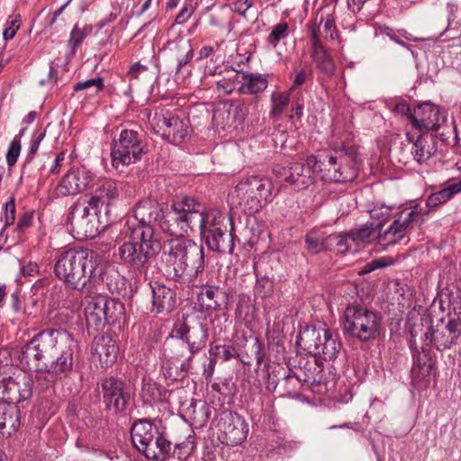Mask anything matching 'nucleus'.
<instances>
[{
  "label": "nucleus",
  "mask_w": 461,
  "mask_h": 461,
  "mask_svg": "<svg viewBox=\"0 0 461 461\" xmlns=\"http://www.w3.org/2000/svg\"><path fill=\"white\" fill-rule=\"evenodd\" d=\"M97 279H100L106 285L112 294L123 299L131 296V288L129 281L113 267H98L96 271Z\"/></svg>",
  "instance_id": "22"
},
{
  "label": "nucleus",
  "mask_w": 461,
  "mask_h": 461,
  "mask_svg": "<svg viewBox=\"0 0 461 461\" xmlns=\"http://www.w3.org/2000/svg\"><path fill=\"white\" fill-rule=\"evenodd\" d=\"M142 135L139 131L123 129L111 146L112 166L115 169L134 164L141 159L144 152Z\"/></svg>",
  "instance_id": "10"
},
{
  "label": "nucleus",
  "mask_w": 461,
  "mask_h": 461,
  "mask_svg": "<svg viewBox=\"0 0 461 461\" xmlns=\"http://www.w3.org/2000/svg\"><path fill=\"white\" fill-rule=\"evenodd\" d=\"M163 259L168 275L181 284L193 283L204 269L203 247L186 237L170 240Z\"/></svg>",
  "instance_id": "5"
},
{
  "label": "nucleus",
  "mask_w": 461,
  "mask_h": 461,
  "mask_svg": "<svg viewBox=\"0 0 461 461\" xmlns=\"http://www.w3.org/2000/svg\"><path fill=\"white\" fill-rule=\"evenodd\" d=\"M104 303L103 327L114 324L124 312V304L119 300L104 296Z\"/></svg>",
  "instance_id": "49"
},
{
  "label": "nucleus",
  "mask_w": 461,
  "mask_h": 461,
  "mask_svg": "<svg viewBox=\"0 0 461 461\" xmlns=\"http://www.w3.org/2000/svg\"><path fill=\"white\" fill-rule=\"evenodd\" d=\"M303 383L295 370L290 368L284 372V376L281 379L280 388L284 394L294 398L300 395L303 388L306 387Z\"/></svg>",
  "instance_id": "45"
},
{
  "label": "nucleus",
  "mask_w": 461,
  "mask_h": 461,
  "mask_svg": "<svg viewBox=\"0 0 461 461\" xmlns=\"http://www.w3.org/2000/svg\"><path fill=\"white\" fill-rule=\"evenodd\" d=\"M45 136H46V130H44L42 128H37L33 131V133L31 137L29 151H28V154L25 158L23 168L25 167L26 164L31 163L32 161V159L34 158L35 155L37 154V152L39 150L41 142L43 140Z\"/></svg>",
  "instance_id": "61"
},
{
  "label": "nucleus",
  "mask_w": 461,
  "mask_h": 461,
  "mask_svg": "<svg viewBox=\"0 0 461 461\" xmlns=\"http://www.w3.org/2000/svg\"><path fill=\"white\" fill-rule=\"evenodd\" d=\"M260 97L242 98L232 104V114L235 121L243 122L249 117L258 118L260 113Z\"/></svg>",
  "instance_id": "38"
},
{
  "label": "nucleus",
  "mask_w": 461,
  "mask_h": 461,
  "mask_svg": "<svg viewBox=\"0 0 461 461\" xmlns=\"http://www.w3.org/2000/svg\"><path fill=\"white\" fill-rule=\"evenodd\" d=\"M90 87L95 88V93L98 94L104 89V82L102 77H97L95 78L87 79L86 81L77 82L74 85L73 90L74 92H79L84 89H87Z\"/></svg>",
  "instance_id": "62"
},
{
  "label": "nucleus",
  "mask_w": 461,
  "mask_h": 461,
  "mask_svg": "<svg viewBox=\"0 0 461 461\" xmlns=\"http://www.w3.org/2000/svg\"><path fill=\"white\" fill-rule=\"evenodd\" d=\"M77 352L78 343L72 333L62 328H48L22 348L18 365L37 373L38 385L43 391L70 375Z\"/></svg>",
  "instance_id": "1"
},
{
  "label": "nucleus",
  "mask_w": 461,
  "mask_h": 461,
  "mask_svg": "<svg viewBox=\"0 0 461 461\" xmlns=\"http://www.w3.org/2000/svg\"><path fill=\"white\" fill-rule=\"evenodd\" d=\"M406 139L411 144V155L419 164L429 160L437 151V140L431 134H415L408 131Z\"/></svg>",
  "instance_id": "24"
},
{
  "label": "nucleus",
  "mask_w": 461,
  "mask_h": 461,
  "mask_svg": "<svg viewBox=\"0 0 461 461\" xmlns=\"http://www.w3.org/2000/svg\"><path fill=\"white\" fill-rule=\"evenodd\" d=\"M319 163L316 155L308 156L304 162L293 163L285 173V181L294 191L306 189L314 183L315 175H318Z\"/></svg>",
  "instance_id": "19"
},
{
  "label": "nucleus",
  "mask_w": 461,
  "mask_h": 461,
  "mask_svg": "<svg viewBox=\"0 0 461 461\" xmlns=\"http://www.w3.org/2000/svg\"><path fill=\"white\" fill-rule=\"evenodd\" d=\"M296 342L310 354L318 356L325 361L337 358L342 346L338 334L314 326H307L301 330Z\"/></svg>",
  "instance_id": "9"
},
{
  "label": "nucleus",
  "mask_w": 461,
  "mask_h": 461,
  "mask_svg": "<svg viewBox=\"0 0 461 461\" xmlns=\"http://www.w3.org/2000/svg\"><path fill=\"white\" fill-rule=\"evenodd\" d=\"M148 120L152 132L172 144L184 142L190 134L189 122L164 108L156 109L153 114L148 113Z\"/></svg>",
  "instance_id": "11"
},
{
  "label": "nucleus",
  "mask_w": 461,
  "mask_h": 461,
  "mask_svg": "<svg viewBox=\"0 0 461 461\" xmlns=\"http://www.w3.org/2000/svg\"><path fill=\"white\" fill-rule=\"evenodd\" d=\"M317 158L318 175L324 181L347 183L354 181L358 176L361 159L360 156H354L352 150L348 154L339 150H322L317 154Z\"/></svg>",
  "instance_id": "8"
},
{
  "label": "nucleus",
  "mask_w": 461,
  "mask_h": 461,
  "mask_svg": "<svg viewBox=\"0 0 461 461\" xmlns=\"http://www.w3.org/2000/svg\"><path fill=\"white\" fill-rule=\"evenodd\" d=\"M197 436L194 430L180 442H176L169 450V460L187 461L196 451Z\"/></svg>",
  "instance_id": "42"
},
{
  "label": "nucleus",
  "mask_w": 461,
  "mask_h": 461,
  "mask_svg": "<svg viewBox=\"0 0 461 461\" xmlns=\"http://www.w3.org/2000/svg\"><path fill=\"white\" fill-rule=\"evenodd\" d=\"M333 369L331 365L326 368L320 366L317 371L318 375L315 376V381L310 388L313 393L324 395L335 388L337 374Z\"/></svg>",
  "instance_id": "41"
},
{
  "label": "nucleus",
  "mask_w": 461,
  "mask_h": 461,
  "mask_svg": "<svg viewBox=\"0 0 461 461\" xmlns=\"http://www.w3.org/2000/svg\"><path fill=\"white\" fill-rule=\"evenodd\" d=\"M94 357H97L103 367H107L115 362L118 355V346L109 335H102L94 339L91 348Z\"/></svg>",
  "instance_id": "30"
},
{
  "label": "nucleus",
  "mask_w": 461,
  "mask_h": 461,
  "mask_svg": "<svg viewBox=\"0 0 461 461\" xmlns=\"http://www.w3.org/2000/svg\"><path fill=\"white\" fill-rule=\"evenodd\" d=\"M447 185L441 190L432 193L426 199L425 210H429V213L438 205L451 200L455 195L461 193V178L452 183V179L447 181Z\"/></svg>",
  "instance_id": "40"
},
{
  "label": "nucleus",
  "mask_w": 461,
  "mask_h": 461,
  "mask_svg": "<svg viewBox=\"0 0 461 461\" xmlns=\"http://www.w3.org/2000/svg\"><path fill=\"white\" fill-rule=\"evenodd\" d=\"M381 330L382 316L378 312L357 303L346 307L342 323L345 336L360 342H370L379 339Z\"/></svg>",
  "instance_id": "7"
},
{
  "label": "nucleus",
  "mask_w": 461,
  "mask_h": 461,
  "mask_svg": "<svg viewBox=\"0 0 461 461\" xmlns=\"http://www.w3.org/2000/svg\"><path fill=\"white\" fill-rule=\"evenodd\" d=\"M33 381L30 375L8 376L0 381V399L5 404L26 401L32 395Z\"/></svg>",
  "instance_id": "18"
},
{
  "label": "nucleus",
  "mask_w": 461,
  "mask_h": 461,
  "mask_svg": "<svg viewBox=\"0 0 461 461\" xmlns=\"http://www.w3.org/2000/svg\"><path fill=\"white\" fill-rule=\"evenodd\" d=\"M286 369L279 365L267 367V374L264 377L266 387L268 391H275L277 386L280 387L281 379Z\"/></svg>",
  "instance_id": "58"
},
{
  "label": "nucleus",
  "mask_w": 461,
  "mask_h": 461,
  "mask_svg": "<svg viewBox=\"0 0 461 461\" xmlns=\"http://www.w3.org/2000/svg\"><path fill=\"white\" fill-rule=\"evenodd\" d=\"M171 446L172 442L168 438L167 428L161 422L153 440L148 446L143 456L154 461H168Z\"/></svg>",
  "instance_id": "29"
},
{
  "label": "nucleus",
  "mask_w": 461,
  "mask_h": 461,
  "mask_svg": "<svg viewBox=\"0 0 461 461\" xmlns=\"http://www.w3.org/2000/svg\"><path fill=\"white\" fill-rule=\"evenodd\" d=\"M200 202L192 196L174 200L170 209L151 199H143L136 203L131 215L140 227L147 228L155 238V229L176 238L185 237L195 227Z\"/></svg>",
  "instance_id": "2"
},
{
  "label": "nucleus",
  "mask_w": 461,
  "mask_h": 461,
  "mask_svg": "<svg viewBox=\"0 0 461 461\" xmlns=\"http://www.w3.org/2000/svg\"><path fill=\"white\" fill-rule=\"evenodd\" d=\"M193 409V421L199 426H203L211 417V407L204 401H199L191 405Z\"/></svg>",
  "instance_id": "59"
},
{
  "label": "nucleus",
  "mask_w": 461,
  "mask_h": 461,
  "mask_svg": "<svg viewBox=\"0 0 461 461\" xmlns=\"http://www.w3.org/2000/svg\"><path fill=\"white\" fill-rule=\"evenodd\" d=\"M107 218L105 221L103 217H73L68 216L67 222L70 224L72 231L77 239H93L99 233L100 224H108Z\"/></svg>",
  "instance_id": "26"
},
{
  "label": "nucleus",
  "mask_w": 461,
  "mask_h": 461,
  "mask_svg": "<svg viewBox=\"0 0 461 461\" xmlns=\"http://www.w3.org/2000/svg\"><path fill=\"white\" fill-rule=\"evenodd\" d=\"M272 192L270 178L258 175L243 176L230 194V204L244 214L252 216L261 210L262 202H272Z\"/></svg>",
  "instance_id": "6"
},
{
  "label": "nucleus",
  "mask_w": 461,
  "mask_h": 461,
  "mask_svg": "<svg viewBox=\"0 0 461 461\" xmlns=\"http://www.w3.org/2000/svg\"><path fill=\"white\" fill-rule=\"evenodd\" d=\"M161 422L160 420L151 421L149 419L137 420L133 422L131 429V438L132 445L140 454H144L153 440Z\"/></svg>",
  "instance_id": "23"
},
{
  "label": "nucleus",
  "mask_w": 461,
  "mask_h": 461,
  "mask_svg": "<svg viewBox=\"0 0 461 461\" xmlns=\"http://www.w3.org/2000/svg\"><path fill=\"white\" fill-rule=\"evenodd\" d=\"M329 152L341 151V153H348L352 150L354 156H360L358 149L355 144V134L349 130H341L335 128L332 131L331 138L329 142Z\"/></svg>",
  "instance_id": "36"
},
{
  "label": "nucleus",
  "mask_w": 461,
  "mask_h": 461,
  "mask_svg": "<svg viewBox=\"0 0 461 461\" xmlns=\"http://www.w3.org/2000/svg\"><path fill=\"white\" fill-rule=\"evenodd\" d=\"M103 207L98 203V200L91 196L90 198H79L69 208L68 216L73 217H103L101 211Z\"/></svg>",
  "instance_id": "44"
},
{
  "label": "nucleus",
  "mask_w": 461,
  "mask_h": 461,
  "mask_svg": "<svg viewBox=\"0 0 461 461\" xmlns=\"http://www.w3.org/2000/svg\"><path fill=\"white\" fill-rule=\"evenodd\" d=\"M289 35V25L285 21L280 22L271 27L267 37V42L276 49L281 41L285 40Z\"/></svg>",
  "instance_id": "56"
},
{
  "label": "nucleus",
  "mask_w": 461,
  "mask_h": 461,
  "mask_svg": "<svg viewBox=\"0 0 461 461\" xmlns=\"http://www.w3.org/2000/svg\"><path fill=\"white\" fill-rule=\"evenodd\" d=\"M101 393L105 410L115 415H125L131 395L126 384L114 376L101 381Z\"/></svg>",
  "instance_id": "15"
},
{
  "label": "nucleus",
  "mask_w": 461,
  "mask_h": 461,
  "mask_svg": "<svg viewBox=\"0 0 461 461\" xmlns=\"http://www.w3.org/2000/svg\"><path fill=\"white\" fill-rule=\"evenodd\" d=\"M198 300L206 310L219 311L229 303L230 293L217 285H205L201 290Z\"/></svg>",
  "instance_id": "31"
},
{
  "label": "nucleus",
  "mask_w": 461,
  "mask_h": 461,
  "mask_svg": "<svg viewBox=\"0 0 461 461\" xmlns=\"http://www.w3.org/2000/svg\"><path fill=\"white\" fill-rule=\"evenodd\" d=\"M410 349L412 357L411 370V384L418 391L426 389L430 383V376L436 370V359L433 358L430 350L421 348L411 343Z\"/></svg>",
  "instance_id": "17"
},
{
  "label": "nucleus",
  "mask_w": 461,
  "mask_h": 461,
  "mask_svg": "<svg viewBox=\"0 0 461 461\" xmlns=\"http://www.w3.org/2000/svg\"><path fill=\"white\" fill-rule=\"evenodd\" d=\"M196 9V4L193 2V0H185L184 2V5L179 11V13L176 14L175 19L176 24H184L185 23L192 14L194 13Z\"/></svg>",
  "instance_id": "64"
},
{
  "label": "nucleus",
  "mask_w": 461,
  "mask_h": 461,
  "mask_svg": "<svg viewBox=\"0 0 461 461\" xmlns=\"http://www.w3.org/2000/svg\"><path fill=\"white\" fill-rule=\"evenodd\" d=\"M326 238L327 235L320 229L314 228L307 232L304 240L309 252L312 254H319L326 251Z\"/></svg>",
  "instance_id": "51"
},
{
  "label": "nucleus",
  "mask_w": 461,
  "mask_h": 461,
  "mask_svg": "<svg viewBox=\"0 0 461 461\" xmlns=\"http://www.w3.org/2000/svg\"><path fill=\"white\" fill-rule=\"evenodd\" d=\"M348 237L347 233H331L326 238V251L336 250L338 253L344 254L349 250Z\"/></svg>",
  "instance_id": "54"
},
{
  "label": "nucleus",
  "mask_w": 461,
  "mask_h": 461,
  "mask_svg": "<svg viewBox=\"0 0 461 461\" xmlns=\"http://www.w3.org/2000/svg\"><path fill=\"white\" fill-rule=\"evenodd\" d=\"M288 91H275L270 95L271 109L269 111L270 118H279L291 102V94Z\"/></svg>",
  "instance_id": "48"
},
{
  "label": "nucleus",
  "mask_w": 461,
  "mask_h": 461,
  "mask_svg": "<svg viewBox=\"0 0 461 461\" xmlns=\"http://www.w3.org/2000/svg\"><path fill=\"white\" fill-rule=\"evenodd\" d=\"M111 228L113 230H119L122 238L130 239L120 245L114 253L118 262L134 274L145 272L149 267L150 258L159 249V242L152 237L151 231L140 227L131 214L111 224Z\"/></svg>",
  "instance_id": "3"
},
{
  "label": "nucleus",
  "mask_w": 461,
  "mask_h": 461,
  "mask_svg": "<svg viewBox=\"0 0 461 461\" xmlns=\"http://www.w3.org/2000/svg\"><path fill=\"white\" fill-rule=\"evenodd\" d=\"M425 335L437 350L450 349L457 344L461 336V312L448 313L447 322L440 318L436 325H431L429 328Z\"/></svg>",
  "instance_id": "14"
},
{
  "label": "nucleus",
  "mask_w": 461,
  "mask_h": 461,
  "mask_svg": "<svg viewBox=\"0 0 461 461\" xmlns=\"http://www.w3.org/2000/svg\"><path fill=\"white\" fill-rule=\"evenodd\" d=\"M229 72L230 75L216 82L217 90L226 95H230L235 91L238 93L239 86L242 84L240 74L243 72V70L232 69Z\"/></svg>",
  "instance_id": "52"
},
{
  "label": "nucleus",
  "mask_w": 461,
  "mask_h": 461,
  "mask_svg": "<svg viewBox=\"0 0 461 461\" xmlns=\"http://www.w3.org/2000/svg\"><path fill=\"white\" fill-rule=\"evenodd\" d=\"M119 194L118 184L114 180L106 179L96 188L95 194L92 195L98 200V203L102 207H104V214L107 221H109V214L111 212L110 206L113 201L118 199Z\"/></svg>",
  "instance_id": "39"
},
{
  "label": "nucleus",
  "mask_w": 461,
  "mask_h": 461,
  "mask_svg": "<svg viewBox=\"0 0 461 461\" xmlns=\"http://www.w3.org/2000/svg\"><path fill=\"white\" fill-rule=\"evenodd\" d=\"M308 27L311 37L312 31L316 32L317 36H320L321 27L323 28L325 39L332 41L338 36L334 14L326 12L323 8L318 10L314 20Z\"/></svg>",
  "instance_id": "34"
},
{
  "label": "nucleus",
  "mask_w": 461,
  "mask_h": 461,
  "mask_svg": "<svg viewBox=\"0 0 461 461\" xmlns=\"http://www.w3.org/2000/svg\"><path fill=\"white\" fill-rule=\"evenodd\" d=\"M447 9L448 27L459 28L461 26V5L448 3Z\"/></svg>",
  "instance_id": "63"
},
{
  "label": "nucleus",
  "mask_w": 461,
  "mask_h": 461,
  "mask_svg": "<svg viewBox=\"0 0 461 461\" xmlns=\"http://www.w3.org/2000/svg\"><path fill=\"white\" fill-rule=\"evenodd\" d=\"M152 305L151 312L155 313H169L176 303V293L175 290L163 284L154 283L151 285Z\"/></svg>",
  "instance_id": "27"
},
{
  "label": "nucleus",
  "mask_w": 461,
  "mask_h": 461,
  "mask_svg": "<svg viewBox=\"0 0 461 461\" xmlns=\"http://www.w3.org/2000/svg\"><path fill=\"white\" fill-rule=\"evenodd\" d=\"M377 239L379 244L384 248L400 243L405 239H407V240H405L404 243H407L409 240L407 234L400 228L399 225H395L394 221L387 230L383 233H379Z\"/></svg>",
  "instance_id": "50"
},
{
  "label": "nucleus",
  "mask_w": 461,
  "mask_h": 461,
  "mask_svg": "<svg viewBox=\"0 0 461 461\" xmlns=\"http://www.w3.org/2000/svg\"><path fill=\"white\" fill-rule=\"evenodd\" d=\"M396 108L407 114L411 126L420 133H428L429 131H437L445 122L438 106L430 102L422 103L411 109L406 103L397 104Z\"/></svg>",
  "instance_id": "13"
},
{
  "label": "nucleus",
  "mask_w": 461,
  "mask_h": 461,
  "mask_svg": "<svg viewBox=\"0 0 461 461\" xmlns=\"http://www.w3.org/2000/svg\"><path fill=\"white\" fill-rule=\"evenodd\" d=\"M233 228L227 233L224 229L208 230L200 235L201 240L207 248L214 252L232 254L235 248V235L232 233Z\"/></svg>",
  "instance_id": "25"
},
{
  "label": "nucleus",
  "mask_w": 461,
  "mask_h": 461,
  "mask_svg": "<svg viewBox=\"0 0 461 461\" xmlns=\"http://www.w3.org/2000/svg\"><path fill=\"white\" fill-rule=\"evenodd\" d=\"M225 215L217 209L202 210L200 203L199 212L195 218V226L198 227L200 235L208 230L224 229Z\"/></svg>",
  "instance_id": "37"
},
{
  "label": "nucleus",
  "mask_w": 461,
  "mask_h": 461,
  "mask_svg": "<svg viewBox=\"0 0 461 461\" xmlns=\"http://www.w3.org/2000/svg\"><path fill=\"white\" fill-rule=\"evenodd\" d=\"M320 365L316 360H313L306 361L303 366H300L295 368V372L308 389H310L312 383H314L315 376L318 375L317 371Z\"/></svg>",
  "instance_id": "55"
},
{
  "label": "nucleus",
  "mask_w": 461,
  "mask_h": 461,
  "mask_svg": "<svg viewBox=\"0 0 461 461\" xmlns=\"http://www.w3.org/2000/svg\"><path fill=\"white\" fill-rule=\"evenodd\" d=\"M163 51L167 62L174 67L176 75L181 74L194 58L191 41L184 37L167 41Z\"/></svg>",
  "instance_id": "21"
},
{
  "label": "nucleus",
  "mask_w": 461,
  "mask_h": 461,
  "mask_svg": "<svg viewBox=\"0 0 461 461\" xmlns=\"http://www.w3.org/2000/svg\"><path fill=\"white\" fill-rule=\"evenodd\" d=\"M242 84L239 86L238 94L258 96L268 86V74L251 73L243 71L241 74Z\"/></svg>",
  "instance_id": "35"
},
{
  "label": "nucleus",
  "mask_w": 461,
  "mask_h": 461,
  "mask_svg": "<svg viewBox=\"0 0 461 461\" xmlns=\"http://www.w3.org/2000/svg\"><path fill=\"white\" fill-rule=\"evenodd\" d=\"M98 257L88 249L69 248L57 252L53 273L72 290L83 291L88 283L96 281Z\"/></svg>",
  "instance_id": "4"
},
{
  "label": "nucleus",
  "mask_w": 461,
  "mask_h": 461,
  "mask_svg": "<svg viewBox=\"0 0 461 461\" xmlns=\"http://www.w3.org/2000/svg\"><path fill=\"white\" fill-rule=\"evenodd\" d=\"M94 180V174L85 166L72 167L61 178L57 190L68 196L84 192Z\"/></svg>",
  "instance_id": "20"
},
{
  "label": "nucleus",
  "mask_w": 461,
  "mask_h": 461,
  "mask_svg": "<svg viewBox=\"0 0 461 461\" xmlns=\"http://www.w3.org/2000/svg\"><path fill=\"white\" fill-rule=\"evenodd\" d=\"M104 296L97 295L93 297L85 308V316L87 328L98 330L103 327V318L104 310Z\"/></svg>",
  "instance_id": "43"
},
{
  "label": "nucleus",
  "mask_w": 461,
  "mask_h": 461,
  "mask_svg": "<svg viewBox=\"0 0 461 461\" xmlns=\"http://www.w3.org/2000/svg\"><path fill=\"white\" fill-rule=\"evenodd\" d=\"M215 427L222 442L229 446L240 445L249 433V425L243 417L230 410H222L215 418Z\"/></svg>",
  "instance_id": "16"
},
{
  "label": "nucleus",
  "mask_w": 461,
  "mask_h": 461,
  "mask_svg": "<svg viewBox=\"0 0 461 461\" xmlns=\"http://www.w3.org/2000/svg\"><path fill=\"white\" fill-rule=\"evenodd\" d=\"M93 26L86 24L84 27L79 28L78 24H75L69 34L68 47L70 51L75 54L84 40L92 33Z\"/></svg>",
  "instance_id": "53"
},
{
  "label": "nucleus",
  "mask_w": 461,
  "mask_h": 461,
  "mask_svg": "<svg viewBox=\"0 0 461 461\" xmlns=\"http://www.w3.org/2000/svg\"><path fill=\"white\" fill-rule=\"evenodd\" d=\"M21 425V411L17 405L0 403V435L10 437Z\"/></svg>",
  "instance_id": "33"
},
{
  "label": "nucleus",
  "mask_w": 461,
  "mask_h": 461,
  "mask_svg": "<svg viewBox=\"0 0 461 461\" xmlns=\"http://www.w3.org/2000/svg\"><path fill=\"white\" fill-rule=\"evenodd\" d=\"M22 23L23 21L20 14H13L7 17L3 32V38L5 41H9L14 38L16 32L21 28Z\"/></svg>",
  "instance_id": "60"
},
{
  "label": "nucleus",
  "mask_w": 461,
  "mask_h": 461,
  "mask_svg": "<svg viewBox=\"0 0 461 461\" xmlns=\"http://www.w3.org/2000/svg\"><path fill=\"white\" fill-rule=\"evenodd\" d=\"M254 295L262 300L271 297L274 294V283L267 276H258L256 273Z\"/></svg>",
  "instance_id": "57"
},
{
  "label": "nucleus",
  "mask_w": 461,
  "mask_h": 461,
  "mask_svg": "<svg viewBox=\"0 0 461 461\" xmlns=\"http://www.w3.org/2000/svg\"><path fill=\"white\" fill-rule=\"evenodd\" d=\"M429 214V210H425L420 203L406 207L401 210L394 220L395 225L409 236L411 230L415 224L420 225L424 221V215Z\"/></svg>",
  "instance_id": "32"
},
{
  "label": "nucleus",
  "mask_w": 461,
  "mask_h": 461,
  "mask_svg": "<svg viewBox=\"0 0 461 461\" xmlns=\"http://www.w3.org/2000/svg\"><path fill=\"white\" fill-rule=\"evenodd\" d=\"M210 356L215 357L221 361H229L231 358L239 359L243 365L250 366V362L244 360L243 357L239 353L238 348L232 344L215 345L209 349Z\"/></svg>",
  "instance_id": "47"
},
{
  "label": "nucleus",
  "mask_w": 461,
  "mask_h": 461,
  "mask_svg": "<svg viewBox=\"0 0 461 461\" xmlns=\"http://www.w3.org/2000/svg\"><path fill=\"white\" fill-rule=\"evenodd\" d=\"M382 227L383 223L381 221L378 223H366L358 229L350 230L347 232V236L349 240L357 245L366 243L375 237L376 230Z\"/></svg>",
  "instance_id": "46"
},
{
  "label": "nucleus",
  "mask_w": 461,
  "mask_h": 461,
  "mask_svg": "<svg viewBox=\"0 0 461 461\" xmlns=\"http://www.w3.org/2000/svg\"><path fill=\"white\" fill-rule=\"evenodd\" d=\"M310 55L316 68L324 76L330 77L335 71V64L330 54L321 41L320 36L312 31Z\"/></svg>",
  "instance_id": "28"
},
{
  "label": "nucleus",
  "mask_w": 461,
  "mask_h": 461,
  "mask_svg": "<svg viewBox=\"0 0 461 461\" xmlns=\"http://www.w3.org/2000/svg\"><path fill=\"white\" fill-rule=\"evenodd\" d=\"M171 337L182 341L187 346L188 356L180 364V370L187 373L196 354L202 351L209 339V328L206 322L200 321L195 326H189L185 322L174 326Z\"/></svg>",
  "instance_id": "12"
}]
</instances>
